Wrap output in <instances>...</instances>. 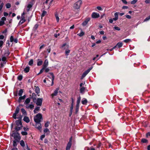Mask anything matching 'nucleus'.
Wrapping results in <instances>:
<instances>
[{"label": "nucleus", "instance_id": "nucleus-48", "mask_svg": "<svg viewBox=\"0 0 150 150\" xmlns=\"http://www.w3.org/2000/svg\"><path fill=\"white\" fill-rule=\"evenodd\" d=\"M4 3L3 2L1 3L0 4V11L2 9L3 6H4Z\"/></svg>", "mask_w": 150, "mask_h": 150}, {"label": "nucleus", "instance_id": "nucleus-52", "mask_svg": "<svg viewBox=\"0 0 150 150\" xmlns=\"http://www.w3.org/2000/svg\"><path fill=\"white\" fill-rule=\"evenodd\" d=\"M45 68L42 67V69H41L40 71V72L39 73V74H41L42 73L43 71L44 70H45Z\"/></svg>", "mask_w": 150, "mask_h": 150}, {"label": "nucleus", "instance_id": "nucleus-41", "mask_svg": "<svg viewBox=\"0 0 150 150\" xmlns=\"http://www.w3.org/2000/svg\"><path fill=\"white\" fill-rule=\"evenodd\" d=\"M47 12L45 11H43L41 15L42 17H44L46 14Z\"/></svg>", "mask_w": 150, "mask_h": 150}, {"label": "nucleus", "instance_id": "nucleus-50", "mask_svg": "<svg viewBox=\"0 0 150 150\" xmlns=\"http://www.w3.org/2000/svg\"><path fill=\"white\" fill-rule=\"evenodd\" d=\"M119 14V12H116L114 14V16H115V18H117V19H118V15Z\"/></svg>", "mask_w": 150, "mask_h": 150}, {"label": "nucleus", "instance_id": "nucleus-17", "mask_svg": "<svg viewBox=\"0 0 150 150\" xmlns=\"http://www.w3.org/2000/svg\"><path fill=\"white\" fill-rule=\"evenodd\" d=\"M87 102V100L85 98H83L82 99L81 101V103L83 104L86 105Z\"/></svg>", "mask_w": 150, "mask_h": 150}, {"label": "nucleus", "instance_id": "nucleus-12", "mask_svg": "<svg viewBox=\"0 0 150 150\" xmlns=\"http://www.w3.org/2000/svg\"><path fill=\"white\" fill-rule=\"evenodd\" d=\"M59 90V89L58 88H57L55 89V91L54 92V93H52L51 95L52 97H53L54 96H56L57 95Z\"/></svg>", "mask_w": 150, "mask_h": 150}, {"label": "nucleus", "instance_id": "nucleus-11", "mask_svg": "<svg viewBox=\"0 0 150 150\" xmlns=\"http://www.w3.org/2000/svg\"><path fill=\"white\" fill-rule=\"evenodd\" d=\"M25 107L27 109H32L34 108V105H33L32 104H30L29 105H25Z\"/></svg>", "mask_w": 150, "mask_h": 150}, {"label": "nucleus", "instance_id": "nucleus-7", "mask_svg": "<svg viewBox=\"0 0 150 150\" xmlns=\"http://www.w3.org/2000/svg\"><path fill=\"white\" fill-rule=\"evenodd\" d=\"M100 16L99 14L96 12H93L91 15L92 18H97Z\"/></svg>", "mask_w": 150, "mask_h": 150}, {"label": "nucleus", "instance_id": "nucleus-15", "mask_svg": "<svg viewBox=\"0 0 150 150\" xmlns=\"http://www.w3.org/2000/svg\"><path fill=\"white\" fill-rule=\"evenodd\" d=\"M49 74L51 75L52 76V83L51 84V86H52L54 84V76L53 74V73H50Z\"/></svg>", "mask_w": 150, "mask_h": 150}, {"label": "nucleus", "instance_id": "nucleus-6", "mask_svg": "<svg viewBox=\"0 0 150 150\" xmlns=\"http://www.w3.org/2000/svg\"><path fill=\"white\" fill-rule=\"evenodd\" d=\"M20 144L21 146L24 148V149L25 150L26 149L27 150H30L28 148L27 144L26 143L25 144L24 141H20Z\"/></svg>", "mask_w": 150, "mask_h": 150}, {"label": "nucleus", "instance_id": "nucleus-40", "mask_svg": "<svg viewBox=\"0 0 150 150\" xmlns=\"http://www.w3.org/2000/svg\"><path fill=\"white\" fill-rule=\"evenodd\" d=\"M70 50L67 49L65 51V54L66 55H69V53L70 52Z\"/></svg>", "mask_w": 150, "mask_h": 150}, {"label": "nucleus", "instance_id": "nucleus-45", "mask_svg": "<svg viewBox=\"0 0 150 150\" xmlns=\"http://www.w3.org/2000/svg\"><path fill=\"white\" fill-rule=\"evenodd\" d=\"M38 26V24H36L35 25L34 28L33 30H36L37 29Z\"/></svg>", "mask_w": 150, "mask_h": 150}, {"label": "nucleus", "instance_id": "nucleus-61", "mask_svg": "<svg viewBox=\"0 0 150 150\" xmlns=\"http://www.w3.org/2000/svg\"><path fill=\"white\" fill-rule=\"evenodd\" d=\"M45 137V135L43 134V135H42L41 136V137H40V139L41 140H42Z\"/></svg>", "mask_w": 150, "mask_h": 150}, {"label": "nucleus", "instance_id": "nucleus-2", "mask_svg": "<svg viewBox=\"0 0 150 150\" xmlns=\"http://www.w3.org/2000/svg\"><path fill=\"white\" fill-rule=\"evenodd\" d=\"M11 137H13L14 141H18L20 139V137L19 134L16 132L13 131L11 134Z\"/></svg>", "mask_w": 150, "mask_h": 150}, {"label": "nucleus", "instance_id": "nucleus-14", "mask_svg": "<svg viewBox=\"0 0 150 150\" xmlns=\"http://www.w3.org/2000/svg\"><path fill=\"white\" fill-rule=\"evenodd\" d=\"M88 73V71L86 70L82 74L81 78V79H82Z\"/></svg>", "mask_w": 150, "mask_h": 150}, {"label": "nucleus", "instance_id": "nucleus-27", "mask_svg": "<svg viewBox=\"0 0 150 150\" xmlns=\"http://www.w3.org/2000/svg\"><path fill=\"white\" fill-rule=\"evenodd\" d=\"M85 88L84 87H82L80 88V91L81 93H83L84 91Z\"/></svg>", "mask_w": 150, "mask_h": 150}, {"label": "nucleus", "instance_id": "nucleus-53", "mask_svg": "<svg viewBox=\"0 0 150 150\" xmlns=\"http://www.w3.org/2000/svg\"><path fill=\"white\" fill-rule=\"evenodd\" d=\"M49 122H46L45 123V127H47L49 126Z\"/></svg>", "mask_w": 150, "mask_h": 150}, {"label": "nucleus", "instance_id": "nucleus-44", "mask_svg": "<svg viewBox=\"0 0 150 150\" xmlns=\"http://www.w3.org/2000/svg\"><path fill=\"white\" fill-rule=\"evenodd\" d=\"M79 105H76V112L77 113L79 110Z\"/></svg>", "mask_w": 150, "mask_h": 150}, {"label": "nucleus", "instance_id": "nucleus-30", "mask_svg": "<svg viewBox=\"0 0 150 150\" xmlns=\"http://www.w3.org/2000/svg\"><path fill=\"white\" fill-rule=\"evenodd\" d=\"M35 92L37 93H39L40 92V89L39 88L38 86L36 87L35 89Z\"/></svg>", "mask_w": 150, "mask_h": 150}, {"label": "nucleus", "instance_id": "nucleus-21", "mask_svg": "<svg viewBox=\"0 0 150 150\" xmlns=\"http://www.w3.org/2000/svg\"><path fill=\"white\" fill-rule=\"evenodd\" d=\"M22 127V126H17L15 128V129L16 131V132H17V131H18L20 129H21Z\"/></svg>", "mask_w": 150, "mask_h": 150}, {"label": "nucleus", "instance_id": "nucleus-35", "mask_svg": "<svg viewBox=\"0 0 150 150\" xmlns=\"http://www.w3.org/2000/svg\"><path fill=\"white\" fill-rule=\"evenodd\" d=\"M42 60H40L37 63V65L38 66L41 65L42 64Z\"/></svg>", "mask_w": 150, "mask_h": 150}, {"label": "nucleus", "instance_id": "nucleus-37", "mask_svg": "<svg viewBox=\"0 0 150 150\" xmlns=\"http://www.w3.org/2000/svg\"><path fill=\"white\" fill-rule=\"evenodd\" d=\"M21 111L23 114H24V115L26 114V112L25 109L23 108H22L21 109Z\"/></svg>", "mask_w": 150, "mask_h": 150}, {"label": "nucleus", "instance_id": "nucleus-62", "mask_svg": "<svg viewBox=\"0 0 150 150\" xmlns=\"http://www.w3.org/2000/svg\"><path fill=\"white\" fill-rule=\"evenodd\" d=\"M145 2L146 4H149L150 3V0H146Z\"/></svg>", "mask_w": 150, "mask_h": 150}, {"label": "nucleus", "instance_id": "nucleus-10", "mask_svg": "<svg viewBox=\"0 0 150 150\" xmlns=\"http://www.w3.org/2000/svg\"><path fill=\"white\" fill-rule=\"evenodd\" d=\"M48 65V61L47 59H46L44 61L42 67L45 68L47 67Z\"/></svg>", "mask_w": 150, "mask_h": 150}, {"label": "nucleus", "instance_id": "nucleus-42", "mask_svg": "<svg viewBox=\"0 0 150 150\" xmlns=\"http://www.w3.org/2000/svg\"><path fill=\"white\" fill-rule=\"evenodd\" d=\"M23 78V76L22 75H20L18 76V79L19 81H21Z\"/></svg>", "mask_w": 150, "mask_h": 150}, {"label": "nucleus", "instance_id": "nucleus-47", "mask_svg": "<svg viewBox=\"0 0 150 150\" xmlns=\"http://www.w3.org/2000/svg\"><path fill=\"white\" fill-rule=\"evenodd\" d=\"M6 8H10L11 7V5L10 4L8 3L6 4Z\"/></svg>", "mask_w": 150, "mask_h": 150}, {"label": "nucleus", "instance_id": "nucleus-38", "mask_svg": "<svg viewBox=\"0 0 150 150\" xmlns=\"http://www.w3.org/2000/svg\"><path fill=\"white\" fill-rule=\"evenodd\" d=\"M73 109V102L71 104V106L70 108V112H71V114H72Z\"/></svg>", "mask_w": 150, "mask_h": 150}, {"label": "nucleus", "instance_id": "nucleus-22", "mask_svg": "<svg viewBox=\"0 0 150 150\" xmlns=\"http://www.w3.org/2000/svg\"><path fill=\"white\" fill-rule=\"evenodd\" d=\"M40 107H36L33 111L35 114L36 113L40 110Z\"/></svg>", "mask_w": 150, "mask_h": 150}, {"label": "nucleus", "instance_id": "nucleus-33", "mask_svg": "<svg viewBox=\"0 0 150 150\" xmlns=\"http://www.w3.org/2000/svg\"><path fill=\"white\" fill-rule=\"evenodd\" d=\"M55 16L56 19V21L57 22H58L59 20V18L58 16V15L57 13L55 14Z\"/></svg>", "mask_w": 150, "mask_h": 150}, {"label": "nucleus", "instance_id": "nucleus-49", "mask_svg": "<svg viewBox=\"0 0 150 150\" xmlns=\"http://www.w3.org/2000/svg\"><path fill=\"white\" fill-rule=\"evenodd\" d=\"M36 94L35 93H33L32 94V97L34 100L35 99Z\"/></svg>", "mask_w": 150, "mask_h": 150}, {"label": "nucleus", "instance_id": "nucleus-51", "mask_svg": "<svg viewBox=\"0 0 150 150\" xmlns=\"http://www.w3.org/2000/svg\"><path fill=\"white\" fill-rule=\"evenodd\" d=\"M137 1V0H134L131 2V3L132 4H135Z\"/></svg>", "mask_w": 150, "mask_h": 150}, {"label": "nucleus", "instance_id": "nucleus-25", "mask_svg": "<svg viewBox=\"0 0 150 150\" xmlns=\"http://www.w3.org/2000/svg\"><path fill=\"white\" fill-rule=\"evenodd\" d=\"M10 54V52L8 50L6 51L4 53V56L6 57H8Z\"/></svg>", "mask_w": 150, "mask_h": 150}, {"label": "nucleus", "instance_id": "nucleus-63", "mask_svg": "<svg viewBox=\"0 0 150 150\" xmlns=\"http://www.w3.org/2000/svg\"><path fill=\"white\" fill-rule=\"evenodd\" d=\"M126 17L129 19H131V17L129 15H126Z\"/></svg>", "mask_w": 150, "mask_h": 150}, {"label": "nucleus", "instance_id": "nucleus-34", "mask_svg": "<svg viewBox=\"0 0 150 150\" xmlns=\"http://www.w3.org/2000/svg\"><path fill=\"white\" fill-rule=\"evenodd\" d=\"M33 59H31L29 62L28 64L29 65L32 66L33 64Z\"/></svg>", "mask_w": 150, "mask_h": 150}, {"label": "nucleus", "instance_id": "nucleus-36", "mask_svg": "<svg viewBox=\"0 0 150 150\" xmlns=\"http://www.w3.org/2000/svg\"><path fill=\"white\" fill-rule=\"evenodd\" d=\"M123 41L125 43H128L129 42L131 41V40L130 39H125V40H124Z\"/></svg>", "mask_w": 150, "mask_h": 150}, {"label": "nucleus", "instance_id": "nucleus-19", "mask_svg": "<svg viewBox=\"0 0 150 150\" xmlns=\"http://www.w3.org/2000/svg\"><path fill=\"white\" fill-rule=\"evenodd\" d=\"M26 97V96L25 95H24L23 96H20L19 97L18 99V102L19 103H21V100H23L25 99Z\"/></svg>", "mask_w": 150, "mask_h": 150}, {"label": "nucleus", "instance_id": "nucleus-31", "mask_svg": "<svg viewBox=\"0 0 150 150\" xmlns=\"http://www.w3.org/2000/svg\"><path fill=\"white\" fill-rule=\"evenodd\" d=\"M32 5L31 4H29L28 5L27 8V11H28L30 10V9L32 7Z\"/></svg>", "mask_w": 150, "mask_h": 150}, {"label": "nucleus", "instance_id": "nucleus-23", "mask_svg": "<svg viewBox=\"0 0 150 150\" xmlns=\"http://www.w3.org/2000/svg\"><path fill=\"white\" fill-rule=\"evenodd\" d=\"M123 45V44L122 42H118L116 45V46L118 48H120Z\"/></svg>", "mask_w": 150, "mask_h": 150}, {"label": "nucleus", "instance_id": "nucleus-9", "mask_svg": "<svg viewBox=\"0 0 150 150\" xmlns=\"http://www.w3.org/2000/svg\"><path fill=\"white\" fill-rule=\"evenodd\" d=\"M35 127L38 129L40 130L42 128L41 124L40 122H35Z\"/></svg>", "mask_w": 150, "mask_h": 150}, {"label": "nucleus", "instance_id": "nucleus-32", "mask_svg": "<svg viewBox=\"0 0 150 150\" xmlns=\"http://www.w3.org/2000/svg\"><path fill=\"white\" fill-rule=\"evenodd\" d=\"M23 92V90L20 89L19 91V92L18 93V95L19 96H21Z\"/></svg>", "mask_w": 150, "mask_h": 150}, {"label": "nucleus", "instance_id": "nucleus-29", "mask_svg": "<svg viewBox=\"0 0 150 150\" xmlns=\"http://www.w3.org/2000/svg\"><path fill=\"white\" fill-rule=\"evenodd\" d=\"M44 132L45 133H47V134H49L50 133V131L48 129L46 128L44 130Z\"/></svg>", "mask_w": 150, "mask_h": 150}, {"label": "nucleus", "instance_id": "nucleus-1", "mask_svg": "<svg viewBox=\"0 0 150 150\" xmlns=\"http://www.w3.org/2000/svg\"><path fill=\"white\" fill-rule=\"evenodd\" d=\"M20 110L19 108L18 107H17L16 109L15 112L13 114V117L14 119H18V120H17L16 122V123L17 126H22V124L21 122V120L22 118V116L21 115H20L18 116V114L19 113Z\"/></svg>", "mask_w": 150, "mask_h": 150}, {"label": "nucleus", "instance_id": "nucleus-55", "mask_svg": "<svg viewBox=\"0 0 150 150\" xmlns=\"http://www.w3.org/2000/svg\"><path fill=\"white\" fill-rule=\"evenodd\" d=\"M21 134L23 135H27V133L26 132L23 131L21 132Z\"/></svg>", "mask_w": 150, "mask_h": 150}, {"label": "nucleus", "instance_id": "nucleus-64", "mask_svg": "<svg viewBox=\"0 0 150 150\" xmlns=\"http://www.w3.org/2000/svg\"><path fill=\"white\" fill-rule=\"evenodd\" d=\"M122 2L125 4H127V2L126 0H121Z\"/></svg>", "mask_w": 150, "mask_h": 150}, {"label": "nucleus", "instance_id": "nucleus-18", "mask_svg": "<svg viewBox=\"0 0 150 150\" xmlns=\"http://www.w3.org/2000/svg\"><path fill=\"white\" fill-rule=\"evenodd\" d=\"M23 120L24 121L27 123H28L30 122V119L29 117L26 116L24 117Z\"/></svg>", "mask_w": 150, "mask_h": 150}, {"label": "nucleus", "instance_id": "nucleus-46", "mask_svg": "<svg viewBox=\"0 0 150 150\" xmlns=\"http://www.w3.org/2000/svg\"><path fill=\"white\" fill-rule=\"evenodd\" d=\"M19 141H13V145L14 146H17V142H19Z\"/></svg>", "mask_w": 150, "mask_h": 150}, {"label": "nucleus", "instance_id": "nucleus-24", "mask_svg": "<svg viewBox=\"0 0 150 150\" xmlns=\"http://www.w3.org/2000/svg\"><path fill=\"white\" fill-rule=\"evenodd\" d=\"M30 70V67H26L24 70V71L25 73L28 72Z\"/></svg>", "mask_w": 150, "mask_h": 150}, {"label": "nucleus", "instance_id": "nucleus-57", "mask_svg": "<svg viewBox=\"0 0 150 150\" xmlns=\"http://www.w3.org/2000/svg\"><path fill=\"white\" fill-rule=\"evenodd\" d=\"M4 43V42L2 40L0 41V47H2Z\"/></svg>", "mask_w": 150, "mask_h": 150}, {"label": "nucleus", "instance_id": "nucleus-20", "mask_svg": "<svg viewBox=\"0 0 150 150\" xmlns=\"http://www.w3.org/2000/svg\"><path fill=\"white\" fill-rule=\"evenodd\" d=\"M30 101V99L29 98H27L25 101L24 102V104L26 105H28Z\"/></svg>", "mask_w": 150, "mask_h": 150}, {"label": "nucleus", "instance_id": "nucleus-8", "mask_svg": "<svg viewBox=\"0 0 150 150\" xmlns=\"http://www.w3.org/2000/svg\"><path fill=\"white\" fill-rule=\"evenodd\" d=\"M42 98H38L36 103V105L38 106H41L42 104Z\"/></svg>", "mask_w": 150, "mask_h": 150}, {"label": "nucleus", "instance_id": "nucleus-26", "mask_svg": "<svg viewBox=\"0 0 150 150\" xmlns=\"http://www.w3.org/2000/svg\"><path fill=\"white\" fill-rule=\"evenodd\" d=\"M81 98L80 97H79L78 98L76 105H79L81 101Z\"/></svg>", "mask_w": 150, "mask_h": 150}, {"label": "nucleus", "instance_id": "nucleus-4", "mask_svg": "<svg viewBox=\"0 0 150 150\" xmlns=\"http://www.w3.org/2000/svg\"><path fill=\"white\" fill-rule=\"evenodd\" d=\"M82 4V1L81 0H79L74 4L73 8L75 9H79L80 8Z\"/></svg>", "mask_w": 150, "mask_h": 150}, {"label": "nucleus", "instance_id": "nucleus-56", "mask_svg": "<svg viewBox=\"0 0 150 150\" xmlns=\"http://www.w3.org/2000/svg\"><path fill=\"white\" fill-rule=\"evenodd\" d=\"M114 28L117 30H120V28L118 27L115 26L114 27Z\"/></svg>", "mask_w": 150, "mask_h": 150}, {"label": "nucleus", "instance_id": "nucleus-39", "mask_svg": "<svg viewBox=\"0 0 150 150\" xmlns=\"http://www.w3.org/2000/svg\"><path fill=\"white\" fill-rule=\"evenodd\" d=\"M6 57L2 56V60L4 62L6 61L7 58Z\"/></svg>", "mask_w": 150, "mask_h": 150}, {"label": "nucleus", "instance_id": "nucleus-59", "mask_svg": "<svg viewBox=\"0 0 150 150\" xmlns=\"http://www.w3.org/2000/svg\"><path fill=\"white\" fill-rule=\"evenodd\" d=\"M5 24V22L4 21H0V26H1Z\"/></svg>", "mask_w": 150, "mask_h": 150}, {"label": "nucleus", "instance_id": "nucleus-16", "mask_svg": "<svg viewBox=\"0 0 150 150\" xmlns=\"http://www.w3.org/2000/svg\"><path fill=\"white\" fill-rule=\"evenodd\" d=\"M71 142H69L68 143L66 148V150H69L71 146Z\"/></svg>", "mask_w": 150, "mask_h": 150}, {"label": "nucleus", "instance_id": "nucleus-60", "mask_svg": "<svg viewBox=\"0 0 150 150\" xmlns=\"http://www.w3.org/2000/svg\"><path fill=\"white\" fill-rule=\"evenodd\" d=\"M6 18L4 17H2L1 18V20L2 21H4H4H6Z\"/></svg>", "mask_w": 150, "mask_h": 150}, {"label": "nucleus", "instance_id": "nucleus-5", "mask_svg": "<svg viewBox=\"0 0 150 150\" xmlns=\"http://www.w3.org/2000/svg\"><path fill=\"white\" fill-rule=\"evenodd\" d=\"M25 13L24 12H23V13L22 14L21 20L18 23L19 25L21 24L26 21V20L25 19Z\"/></svg>", "mask_w": 150, "mask_h": 150}, {"label": "nucleus", "instance_id": "nucleus-54", "mask_svg": "<svg viewBox=\"0 0 150 150\" xmlns=\"http://www.w3.org/2000/svg\"><path fill=\"white\" fill-rule=\"evenodd\" d=\"M14 39H13V36L11 35V37H10V42H13V40H14Z\"/></svg>", "mask_w": 150, "mask_h": 150}, {"label": "nucleus", "instance_id": "nucleus-13", "mask_svg": "<svg viewBox=\"0 0 150 150\" xmlns=\"http://www.w3.org/2000/svg\"><path fill=\"white\" fill-rule=\"evenodd\" d=\"M90 20V18H88L86 19L85 21L82 23V25L83 26L86 25L87 23Z\"/></svg>", "mask_w": 150, "mask_h": 150}, {"label": "nucleus", "instance_id": "nucleus-3", "mask_svg": "<svg viewBox=\"0 0 150 150\" xmlns=\"http://www.w3.org/2000/svg\"><path fill=\"white\" fill-rule=\"evenodd\" d=\"M34 120L35 122H40L42 120V115L40 113L37 114L34 117Z\"/></svg>", "mask_w": 150, "mask_h": 150}, {"label": "nucleus", "instance_id": "nucleus-28", "mask_svg": "<svg viewBox=\"0 0 150 150\" xmlns=\"http://www.w3.org/2000/svg\"><path fill=\"white\" fill-rule=\"evenodd\" d=\"M84 34V33L81 30L80 33H78L77 34V35L80 37H81L83 36Z\"/></svg>", "mask_w": 150, "mask_h": 150}, {"label": "nucleus", "instance_id": "nucleus-43", "mask_svg": "<svg viewBox=\"0 0 150 150\" xmlns=\"http://www.w3.org/2000/svg\"><path fill=\"white\" fill-rule=\"evenodd\" d=\"M150 19V15L148 16V17H146L145 18V19L144 20V21L146 22L149 21Z\"/></svg>", "mask_w": 150, "mask_h": 150}, {"label": "nucleus", "instance_id": "nucleus-58", "mask_svg": "<svg viewBox=\"0 0 150 150\" xmlns=\"http://www.w3.org/2000/svg\"><path fill=\"white\" fill-rule=\"evenodd\" d=\"M45 71L46 72H48L50 71V69L48 68H46L45 69Z\"/></svg>", "mask_w": 150, "mask_h": 150}]
</instances>
